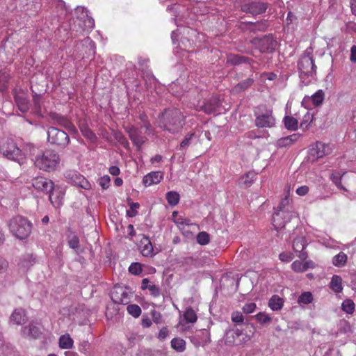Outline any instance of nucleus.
<instances>
[{"instance_id": "1", "label": "nucleus", "mask_w": 356, "mask_h": 356, "mask_svg": "<svg viewBox=\"0 0 356 356\" xmlns=\"http://www.w3.org/2000/svg\"><path fill=\"white\" fill-rule=\"evenodd\" d=\"M186 115L179 108H168L159 114V127L175 134L179 133L186 124Z\"/></svg>"}, {"instance_id": "2", "label": "nucleus", "mask_w": 356, "mask_h": 356, "mask_svg": "<svg viewBox=\"0 0 356 356\" xmlns=\"http://www.w3.org/2000/svg\"><path fill=\"white\" fill-rule=\"evenodd\" d=\"M60 162L59 154L54 150L46 149L42 154L35 157V165L46 172L55 171Z\"/></svg>"}, {"instance_id": "3", "label": "nucleus", "mask_w": 356, "mask_h": 356, "mask_svg": "<svg viewBox=\"0 0 356 356\" xmlns=\"http://www.w3.org/2000/svg\"><path fill=\"white\" fill-rule=\"evenodd\" d=\"M10 232L19 239L26 238L31 232L32 224L24 217H13L9 222Z\"/></svg>"}, {"instance_id": "4", "label": "nucleus", "mask_w": 356, "mask_h": 356, "mask_svg": "<svg viewBox=\"0 0 356 356\" xmlns=\"http://www.w3.org/2000/svg\"><path fill=\"white\" fill-rule=\"evenodd\" d=\"M0 151L3 155L19 164L24 163V154L12 139H3L0 143Z\"/></svg>"}, {"instance_id": "5", "label": "nucleus", "mask_w": 356, "mask_h": 356, "mask_svg": "<svg viewBox=\"0 0 356 356\" xmlns=\"http://www.w3.org/2000/svg\"><path fill=\"white\" fill-rule=\"evenodd\" d=\"M48 142L52 145H58L61 147H66L70 143L68 135L62 130L56 127H50L47 131Z\"/></svg>"}, {"instance_id": "6", "label": "nucleus", "mask_w": 356, "mask_h": 356, "mask_svg": "<svg viewBox=\"0 0 356 356\" xmlns=\"http://www.w3.org/2000/svg\"><path fill=\"white\" fill-rule=\"evenodd\" d=\"M299 71L306 76H312L316 74V66L314 64V60L312 56H303L298 63Z\"/></svg>"}, {"instance_id": "7", "label": "nucleus", "mask_w": 356, "mask_h": 356, "mask_svg": "<svg viewBox=\"0 0 356 356\" xmlns=\"http://www.w3.org/2000/svg\"><path fill=\"white\" fill-rule=\"evenodd\" d=\"M49 117L54 124L64 127L71 134L77 132L76 127L67 118L56 113H51Z\"/></svg>"}, {"instance_id": "8", "label": "nucleus", "mask_w": 356, "mask_h": 356, "mask_svg": "<svg viewBox=\"0 0 356 356\" xmlns=\"http://www.w3.org/2000/svg\"><path fill=\"white\" fill-rule=\"evenodd\" d=\"M13 96L19 110L23 113H27L29 110L28 95L22 90L15 89Z\"/></svg>"}, {"instance_id": "9", "label": "nucleus", "mask_w": 356, "mask_h": 356, "mask_svg": "<svg viewBox=\"0 0 356 356\" xmlns=\"http://www.w3.org/2000/svg\"><path fill=\"white\" fill-rule=\"evenodd\" d=\"M126 131L134 145L140 149L146 140V138L142 136L141 131L131 125L126 128Z\"/></svg>"}, {"instance_id": "10", "label": "nucleus", "mask_w": 356, "mask_h": 356, "mask_svg": "<svg viewBox=\"0 0 356 356\" xmlns=\"http://www.w3.org/2000/svg\"><path fill=\"white\" fill-rule=\"evenodd\" d=\"M307 245V241L304 236H298L294 238L293 242V249L298 253V257L302 261L306 260L308 257L307 252L304 251Z\"/></svg>"}, {"instance_id": "11", "label": "nucleus", "mask_w": 356, "mask_h": 356, "mask_svg": "<svg viewBox=\"0 0 356 356\" xmlns=\"http://www.w3.org/2000/svg\"><path fill=\"white\" fill-rule=\"evenodd\" d=\"M32 185L38 191L49 193L54 189V184L51 179L38 177L33 180Z\"/></svg>"}, {"instance_id": "12", "label": "nucleus", "mask_w": 356, "mask_h": 356, "mask_svg": "<svg viewBox=\"0 0 356 356\" xmlns=\"http://www.w3.org/2000/svg\"><path fill=\"white\" fill-rule=\"evenodd\" d=\"M257 177V172L253 170L249 171L238 178L237 185L241 188H248L253 184Z\"/></svg>"}, {"instance_id": "13", "label": "nucleus", "mask_w": 356, "mask_h": 356, "mask_svg": "<svg viewBox=\"0 0 356 356\" xmlns=\"http://www.w3.org/2000/svg\"><path fill=\"white\" fill-rule=\"evenodd\" d=\"M163 179V172L161 171H153L143 178V184L145 187L159 184Z\"/></svg>"}, {"instance_id": "14", "label": "nucleus", "mask_w": 356, "mask_h": 356, "mask_svg": "<svg viewBox=\"0 0 356 356\" xmlns=\"http://www.w3.org/2000/svg\"><path fill=\"white\" fill-rule=\"evenodd\" d=\"M241 10L243 12L250 13L252 15H258L266 10V6L263 3L254 1L251 3L243 5Z\"/></svg>"}, {"instance_id": "15", "label": "nucleus", "mask_w": 356, "mask_h": 356, "mask_svg": "<svg viewBox=\"0 0 356 356\" xmlns=\"http://www.w3.org/2000/svg\"><path fill=\"white\" fill-rule=\"evenodd\" d=\"M312 154L317 158H322L326 155L331 154L332 147L329 144L322 142H316L315 147L312 149Z\"/></svg>"}, {"instance_id": "16", "label": "nucleus", "mask_w": 356, "mask_h": 356, "mask_svg": "<svg viewBox=\"0 0 356 356\" xmlns=\"http://www.w3.org/2000/svg\"><path fill=\"white\" fill-rule=\"evenodd\" d=\"M289 215V211L285 210H277L273 215L272 223L275 229L278 230L285 227L286 221L285 220L286 216Z\"/></svg>"}, {"instance_id": "17", "label": "nucleus", "mask_w": 356, "mask_h": 356, "mask_svg": "<svg viewBox=\"0 0 356 356\" xmlns=\"http://www.w3.org/2000/svg\"><path fill=\"white\" fill-rule=\"evenodd\" d=\"M127 293L120 287H115L111 292V299L116 304L126 305L128 303Z\"/></svg>"}, {"instance_id": "18", "label": "nucleus", "mask_w": 356, "mask_h": 356, "mask_svg": "<svg viewBox=\"0 0 356 356\" xmlns=\"http://www.w3.org/2000/svg\"><path fill=\"white\" fill-rule=\"evenodd\" d=\"M10 321L16 325H22L26 321V311L22 308H17L12 313Z\"/></svg>"}, {"instance_id": "19", "label": "nucleus", "mask_w": 356, "mask_h": 356, "mask_svg": "<svg viewBox=\"0 0 356 356\" xmlns=\"http://www.w3.org/2000/svg\"><path fill=\"white\" fill-rule=\"evenodd\" d=\"M64 195L65 193L63 191H58V190L54 188L51 192H49V200L54 207H59L62 204V200L64 197Z\"/></svg>"}, {"instance_id": "20", "label": "nucleus", "mask_w": 356, "mask_h": 356, "mask_svg": "<svg viewBox=\"0 0 356 356\" xmlns=\"http://www.w3.org/2000/svg\"><path fill=\"white\" fill-rule=\"evenodd\" d=\"M153 246L148 237L144 236L141 241L140 252L145 257L153 256Z\"/></svg>"}, {"instance_id": "21", "label": "nucleus", "mask_w": 356, "mask_h": 356, "mask_svg": "<svg viewBox=\"0 0 356 356\" xmlns=\"http://www.w3.org/2000/svg\"><path fill=\"white\" fill-rule=\"evenodd\" d=\"M250 58L238 54H229L227 56V63L236 65L242 63H249Z\"/></svg>"}, {"instance_id": "22", "label": "nucleus", "mask_w": 356, "mask_h": 356, "mask_svg": "<svg viewBox=\"0 0 356 356\" xmlns=\"http://www.w3.org/2000/svg\"><path fill=\"white\" fill-rule=\"evenodd\" d=\"M218 102L216 99H211L202 105L199 111H202L207 114H212L217 111Z\"/></svg>"}, {"instance_id": "23", "label": "nucleus", "mask_w": 356, "mask_h": 356, "mask_svg": "<svg viewBox=\"0 0 356 356\" xmlns=\"http://www.w3.org/2000/svg\"><path fill=\"white\" fill-rule=\"evenodd\" d=\"M330 287L336 293H341L343 290L341 277L337 275H333L330 283Z\"/></svg>"}, {"instance_id": "24", "label": "nucleus", "mask_w": 356, "mask_h": 356, "mask_svg": "<svg viewBox=\"0 0 356 356\" xmlns=\"http://www.w3.org/2000/svg\"><path fill=\"white\" fill-rule=\"evenodd\" d=\"M284 127L290 131H296L298 128V120L293 116L286 115L283 120Z\"/></svg>"}, {"instance_id": "25", "label": "nucleus", "mask_w": 356, "mask_h": 356, "mask_svg": "<svg viewBox=\"0 0 356 356\" xmlns=\"http://www.w3.org/2000/svg\"><path fill=\"white\" fill-rule=\"evenodd\" d=\"M172 220L177 225L179 229L184 228L185 225H190V220L182 216H178V212L175 211L172 212Z\"/></svg>"}, {"instance_id": "26", "label": "nucleus", "mask_w": 356, "mask_h": 356, "mask_svg": "<svg viewBox=\"0 0 356 356\" xmlns=\"http://www.w3.org/2000/svg\"><path fill=\"white\" fill-rule=\"evenodd\" d=\"M307 98L312 99L314 106H318L322 104L324 101L325 92L323 90H318L311 97H305L303 101L306 102Z\"/></svg>"}, {"instance_id": "27", "label": "nucleus", "mask_w": 356, "mask_h": 356, "mask_svg": "<svg viewBox=\"0 0 356 356\" xmlns=\"http://www.w3.org/2000/svg\"><path fill=\"white\" fill-rule=\"evenodd\" d=\"M79 129L83 136L89 139L92 142H95L97 140V137L93 131L88 127L85 123H80Z\"/></svg>"}, {"instance_id": "28", "label": "nucleus", "mask_w": 356, "mask_h": 356, "mask_svg": "<svg viewBox=\"0 0 356 356\" xmlns=\"http://www.w3.org/2000/svg\"><path fill=\"white\" fill-rule=\"evenodd\" d=\"M33 113L41 115H42V97L40 95L35 93L33 95Z\"/></svg>"}, {"instance_id": "29", "label": "nucleus", "mask_w": 356, "mask_h": 356, "mask_svg": "<svg viewBox=\"0 0 356 356\" xmlns=\"http://www.w3.org/2000/svg\"><path fill=\"white\" fill-rule=\"evenodd\" d=\"M74 344L73 339L70 334H66L61 335L59 338V347L62 349L72 348Z\"/></svg>"}, {"instance_id": "30", "label": "nucleus", "mask_w": 356, "mask_h": 356, "mask_svg": "<svg viewBox=\"0 0 356 356\" xmlns=\"http://www.w3.org/2000/svg\"><path fill=\"white\" fill-rule=\"evenodd\" d=\"M284 300L277 295L273 296L268 301V307L273 310L281 309L283 307Z\"/></svg>"}, {"instance_id": "31", "label": "nucleus", "mask_w": 356, "mask_h": 356, "mask_svg": "<svg viewBox=\"0 0 356 356\" xmlns=\"http://www.w3.org/2000/svg\"><path fill=\"white\" fill-rule=\"evenodd\" d=\"M252 42L260 53H265L267 51V39L266 36L263 38H254Z\"/></svg>"}, {"instance_id": "32", "label": "nucleus", "mask_w": 356, "mask_h": 356, "mask_svg": "<svg viewBox=\"0 0 356 356\" xmlns=\"http://www.w3.org/2000/svg\"><path fill=\"white\" fill-rule=\"evenodd\" d=\"M253 83V79L251 78H248L245 80L241 81L236 86H235L232 88V91L234 93L241 92L248 88H249Z\"/></svg>"}, {"instance_id": "33", "label": "nucleus", "mask_w": 356, "mask_h": 356, "mask_svg": "<svg viewBox=\"0 0 356 356\" xmlns=\"http://www.w3.org/2000/svg\"><path fill=\"white\" fill-rule=\"evenodd\" d=\"M171 347L177 352H184L186 350V341L183 339L175 337L171 341Z\"/></svg>"}, {"instance_id": "34", "label": "nucleus", "mask_w": 356, "mask_h": 356, "mask_svg": "<svg viewBox=\"0 0 356 356\" xmlns=\"http://www.w3.org/2000/svg\"><path fill=\"white\" fill-rule=\"evenodd\" d=\"M342 310L348 314H353L355 309V305L351 299H346L341 304Z\"/></svg>"}, {"instance_id": "35", "label": "nucleus", "mask_w": 356, "mask_h": 356, "mask_svg": "<svg viewBox=\"0 0 356 356\" xmlns=\"http://www.w3.org/2000/svg\"><path fill=\"white\" fill-rule=\"evenodd\" d=\"M184 318L186 323H194L197 321V316L195 312L191 307H188L184 312Z\"/></svg>"}, {"instance_id": "36", "label": "nucleus", "mask_w": 356, "mask_h": 356, "mask_svg": "<svg viewBox=\"0 0 356 356\" xmlns=\"http://www.w3.org/2000/svg\"><path fill=\"white\" fill-rule=\"evenodd\" d=\"M347 261V255L343 252H340L338 254L334 257L332 264L335 266H343L346 264Z\"/></svg>"}, {"instance_id": "37", "label": "nucleus", "mask_w": 356, "mask_h": 356, "mask_svg": "<svg viewBox=\"0 0 356 356\" xmlns=\"http://www.w3.org/2000/svg\"><path fill=\"white\" fill-rule=\"evenodd\" d=\"M179 194L176 191H169L166 193V200L171 206L177 205L179 202Z\"/></svg>"}, {"instance_id": "38", "label": "nucleus", "mask_w": 356, "mask_h": 356, "mask_svg": "<svg viewBox=\"0 0 356 356\" xmlns=\"http://www.w3.org/2000/svg\"><path fill=\"white\" fill-rule=\"evenodd\" d=\"M139 119L142 122L141 127L145 128V133L149 134L152 130V127L147 119V115L145 113L139 115Z\"/></svg>"}, {"instance_id": "39", "label": "nucleus", "mask_w": 356, "mask_h": 356, "mask_svg": "<svg viewBox=\"0 0 356 356\" xmlns=\"http://www.w3.org/2000/svg\"><path fill=\"white\" fill-rule=\"evenodd\" d=\"M342 175L339 172L332 173L330 176V179L336 186L344 191H347V189L341 184Z\"/></svg>"}, {"instance_id": "40", "label": "nucleus", "mask_w": 356, "mask_h": 356, "mask_svg": "<svg viewBox=\"0 0 356 356\" xmlns=\"http://www.w3.org/2000/svg\"><path fill=\"white\" fill-rule=\"evenodd\" d=\"M314 120V115L310 112H307L303 116V119L300 122V127L302 129H307Z\"/></svg>"}, {"instance_id": "41", "label": "nucleus", "mask_w": 356, "mask_h": 356, "mask_svg": "<svg viewBox=\"0 0 356 356\" xmlns=\"http://www.w3.org/2000/svg\"><path fill=\"white\" fill-rule=\"evenodd\" d=\"M195 133H190L185 136L184 138L180 143L179 149H186L191 144V140L194 137Z\"/></svg>"}, {"instance_id": "42", "label": "nucleus", "mask_w": 356, "mask_h": 356, "mask_svg": "<svg viewBox=\"0 0 356 356\" xmlns=\"http://www.w3.org/2000/svg\"><path fill=\"white\" fill-rule=\"evenodd\" d=\"M127 312L134 318H138L141 314L140 307L136 304H131L127 307Z\"/></svg>"}, {"instance_id": "43", "label": "nucleus", "mask_w": 356, "mask_h": 356, "mask_svg": "<svg viewBox=\"0 0 356 356\" xmlns=\"http://www.w3.org/2000/svg\"><path fill=\"white\" fill-rule=\"evenodd\" d=\"M68 244L69 246L72 249H76L79 247V238L76 234L71 232L68 235Z\"/></svg>"}, {"instance_id": "44", "label": "nucleus", "mask_w": 356, "mask_h": 356, "mask_svg": "<svg viewBox=\"0 0 356 356\" xmlns=\"http://www.w3.org/2000/svg\"><path fill=\"white\" fill-rule=\"evenodd\" d=\"M210 241V236L206 232H200L197 236V242L201 245H207Z\"/></svg>"}, {"instance_id": "45", "label": "nucleus", "mask_w": 356, "mask_h": 356, "mask_svg": "<svg viewBox=\"0 0 356 356\" xmlns=\"http://www.w3.org/2000/svg\"><path fill=\"white\" fill-rule=\"evenodd\" d=\"M313 300V296L310 292H304L298 298V302L299 303L309 304Z\"/></svg>"}, {"instance_id": "46", "label": "nucleus", "mask_w": 356, "mask_h": 356, "mask_svg": "<svg viewBox=\"0 0 356 356\" xmlns=\"http://www.w3.org/2000/svg\"><path fill=\"white\" fill-rule=\"evenodd\" d=\"M291 269L296 273H303L305 271L303 262L300 260H296L291 264Z\"/></svg>"}, {"instance_id": "47", "label": "nucleus", "mask_w": 356, "mask_h": 356, "mask_svg": "<svg viewBox=\"0 0 356 356\" xmlns=\"http://www.w3.org/2000/svg\"><path fill=\"white\" fill-rule=\"evenodd\" d=\"M142 266L140 263H132L129 267V271L133 275H139L142 272Z\"/></svg>"}, {"instance_id": "48", "label": "nucleus", "mask_w": 356, "mask_h": 356, "mask_svg": "<svg viewBox=\"0 0 356 356\" xmlns=\"http://www.w3.org/2000/svg\"><path fill=\"white\" fill-rule=\"evenodd\" d=\"M140 207V204L138 202H132L130 204V208L127 211V215L129 217H134L138 214L137 209Z\"/></svg>"}, {"instance_id": "49", "label": "nucleus", "mask_w": 356, "mask_h": 356, "mask_svg": "<svg viewBox=\"0 0 356 356\" xmlns=\"http://www.w3.org/2000/svg\"><path fill=\"white\" fill-rule=\"evenodd\" d=\"M29 336L34 339L39 338L41 334L40 329L37 326L33 325H29Z\"/></svg>"}, {"instance_id": "50", "label": "nucleus", "mask_w": 356, "mask_h": 356, "mask_svg": "<svg viewBox=\"0 0 356 356\" xmlns=\"http://www.w3.org/2000/svg\"><path fill=\"white\" fill-rule=\"evenodd\" d=\"M110 181V177L108 175H104L99 179V184L103 189H107L109 186Z\"/></svg>"}, {"instance_id": "51", "label": "nucleus", "mask_w": 356, "mask_h": 356, "mask_svg": "<svg viewBox=\"0 0 356 356\" xmlns=\"http://www.w3.org/2000/svg\"><path fill=\"white\" fill-rule=\"evenodd\" d=\"M267 124V115L264 114L261 116H257L256 119V125L258 127H265Z\"/></svg>"}, {"instance_id": "52", "label": "nucleus", "mask_w": 356, "mask_h": 356, "mask_svg": "<svg viewBox=\"0 0 356 356\" xmlns=\"http://www.w3.org/2000/svg\"><path fill=\"white\" fill-rule=\"evenodd\" d=\"M148 290L150 291L151 296L154 298H158L160 296V289L154 284H152L148 286Z\"/></svg>"}, {"instance_id": "53", "label": "nucleus", "mask_w": 356, "mask_h": 356, "mask_svg": "<svg viewBox=\"0 0 356 356\" xmlns=\"http://www.w3.org/2000/svg\"><path fill=\"white\" fill-rule=\"evenodd\" d=\"M243 316L240 312H234L232 314V321L236 323H243Z\"/></svg>"}, {"instance_id": "54", "label": "nucleus", "mask_w": 356, "mask_h": 356, "mask_svg": "<svg viewBox=\"0 0 356 356\" xmlns=\"http://www.w3.org/2000/svg\"><path fill=\"white\" fill-rule=\"evenodd\" d=\"M256 308V305L253 302L245 304L243 307V311L245 314H250L254 311Z\"/></svg>"}, {"instance_id": "55", "label": "nucleus", "mask_w": 356, "mask_h": 356, "mask_svg": "<svg viewBox=\"0 0 356 356\" xmlns=\"http://www.w3.org/2000/svg\"><path fill=\"white\" fill-rule=\"evenodd\" d=\"M115 138L124 147H127L129 145V142L126 138L121 134L117 133Z\"/></svg>"}, {"instance_id": "56", "label": "nucleus", "mask_w": 356, "mask_h": 356, "mask_svg": "<svg viewBox=\"0 0 356 356\" xmlns=\"http://www.w3.org/2000/svg\"><path fill=\"white\" fill-rule=\"evenodd\" d=\"M277 145L280 147H287L291 145L288 136L280 138L277 140Z\"/></svg>"}, {"instance_id": "57", "label": "nucleus", "mask_w": 356, "mask_h": 356, "mask_svg": "<svg viewBox=\"0 0 356 356\" xmlns=\"http://www.w3.org/2000/svg\"><path fill=\"white\" fill-rule=\"evenodd\" d=\"M168 334H169V330H168V327H163L160 330V331L159 332L158 339L160 341H163L168 337Z\"/></svg>"}, {"instance_id": "58", "label": "nucleus", "mask_w": 356, "mask_h": 356, "mask_svg": "<svg viewBox=\"0 0 356 356\" xmlns=\"http://www.w3.org/2000/svg\"><path fill=\"white\" fill-rule=\"evenodd\" d=\"M151 315L152 317V320L155 323L159 324L161 323V314L160 312H159L156 310H153L151 312Z\"/></svg>"}, {"instance_id": "59", "label": "nucleus", "mask_w": 356, "mask_h": 356, "mask_svg": "<svg viewBox=\"0 0 356 356\" xmlns=\"http://www.w3.org/2000/svg\"><path fill=\"white\" fill-rule=\"evenodd\" d=\"M255 318L257 322L264 324L267 322V314L260 312L255 316Z\"/></svg>"}, {"instance_id": "60", "label": "nucleus", "mask_w": 356, "mask_h": 356, "mask_svg": "<svg viewBox=\"0 0 356 356\" xmlns=\"http://www.w3.org/2000/svg\"><path fill=\"white\" fill-rule=\"evenodd\" d=\"M309 192V187L307 186H302L296 189V193L298 195L303 196Z\"/></svg>"}, {"instance_id": "61", "label": "nucleus", "mask_w": 356, "mask_h": 356, "mask_svg": "<svg viewBox=\"0 0 356 356\" xmlns=\"http://www.w3.org/2000/svg\"><path fill=\"white\" fill-rule=\"evenodd\" d=\"M8 267V262L2 257H0V273H2Z\"/></svg>"}, {"instance_id": "62", "label": "nucleus", "mask_w": 356, "mask_h": 356, "mask_svg": "<svg viewBox=\"0 0 356 356\" xmlns=\"http://www.w3.org/2000/svg\"><path fill=\"white\" fill-rule=\"evenodd\" d=\"M279 258L282 261H291L293 259V256L291 254H287V253H280L279 255Z\"/></svg>"}, {"instance_id": "63", "label": "nucleus", "mask_w": 356, "mask_h": 356, "mask_svg": "<svg viewBox=\"0 0 356 356\" xmlns=\"http://www.w3.org/2000/svg\"><path fill=\"white\" fill-rule=\"evenodd\" d=\"M304 268L305 271L308 269H314L316 267V264L312 260H307L303 263Z\"/></svg>"}, {"instance_id": "64", "label": "nucleus", "mask_w": 356, "mask_h": 356, "mask_svg": "<svg viewBox=\"0 0 356 356\" xmlns=\"http://www.w3.org/2000/svg\"><path fill=\"white\" fill-rule=\"evenodd\" d=\"M350 60L356 63V46L353 45L350 49Z\"/></svg>"}]
</instances>
